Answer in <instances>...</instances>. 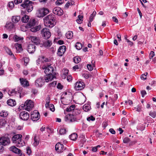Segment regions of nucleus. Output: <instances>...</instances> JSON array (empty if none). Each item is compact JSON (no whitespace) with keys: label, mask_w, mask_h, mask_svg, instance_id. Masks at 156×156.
<instances>
[{"label":"nucleus","mask_w":156,"mask_h":156,"mask_svg":"<svg viewBox=\"0 0 156 156\" xmlns=\"http://www.w3.org/2000/svg\"><path fill=\"white\" fill-rule=\"evenodd\" d=\"M7 104L11 106H14L16 104V102L14 100L11 99H9L7 101Z\"/></svg>","instance_id":"obj_23"},{"label":"nucleus","mask_w":156,"mask_h":156,"mask_svg":"<svg viewBox=\"0 0 156 156\" xmlns=\"http://www.w3.org/2000/svg\"><path fill=\"white\" fill-rule=\"evenodd\" d=\"M22 137L21 135L17 134L13 136L12 137V142L15 144L18 147H22L25 144L24 141L22 140Z\"/></svg>","instance_id":"obj_2"},{"label":"nucleus","mask_w":156,"mask_h":156,"mask_svg":"<svg viewBox=\"0 0 156 156\" xmlns=\"http://www.w3.org/2000/svg\"><path fill=\"white\" fill-rule=\"evenodd\" d=\"M52 44L51 41L49 40H46L43 42L42 45L46 47H49Z\"/></svg>","instance_id":"obj_24"},{"label":"nucleus","mask_w":156,"mask_h":156,"mask_svg":"<svg viewBox=\"0 0 156 156\" xmlns=\"http://www.w3.org/2000/svg\"><path fill=\"white\" fill-rule=\"evenodd\" d=\"M44 80L43 77H40L35 81V85L37 87H41L44 84Z\"/></svg>","instance_id":"obj_14"},{"label":"nucleus","mask_w":156,"mask_h":156,"mask_svg":"<svg viewBox=\"0 0 156 156\" xmlns=\"http://www.w3.org/2000/svg\"><path fill=\"white\" fill-rule=\"evenodd\" d=\"M9 150L10 151H12L16 154H20L21 152V151L20 149L14 146L10 147L9 148Z\"/></svg>","instance_id":"obj_17"},{"label":"nucleus","mask_w":156,"mask_h":156,"mask_svg":"<svg viewBox=\"0 0 156 156\" xmlns=\"http://www.w3.org/2000/svg\"><path fill=\"white\" fill-rule=\"evenodd\" d=\"M49 108L51 111L54 112L55 110L54 105L53 104H49V106L48 107V108Z\"/></svg>","instance_id":"obj_51"},{"label":"nucleus","mask_w":156,"mask_h":156,"mask_svg":"<svg viewBox=\"0 0 156 156\" xmlns=\"http://www.w3.org/2000/svg\"><path fill=\"white\" fill-rule=\"evenodd\" d=\"M5 50L7 53L9 55H10L13 58H15V56L14 55L12 54L11 50L8 47H6L5 48Z\"/></svg>","instance_id":"obj_29"},{"label":"nucleus","mask_w":156,"mask_h":156,"mask_svg":"<svg viewBox=\"0 0 156 156\" xmlns=\"http://www.w3.org/2000/svg\"><path fill=\"white\" fill-rule=\"evenodd\" d=\"M75 106V105H72L69 108H67L66 109V111L67 112H70L74 109Z\"/></svg>","instance_id":"obj_42"},{"label":"nucleus","mask_w":156,"mask_h":156,"mask_svg":"<svg viewBox=\"0 0 156 156\" xmlns=\"http://www.w3.org/2000/svg\"><path fill=\"white\" fill-rule=\"evenodd\" d=\"M21 30L23 31H26L27 30L28 27L26 25L23 24L20 27Z\"/></svg>","instance_id":"obj_44"},{"label":"nucleus","mask_w":156,"mask_h":156,"mask_svg":"<svg viewBox=\"0 0 156 156\" xmlns=\"http://www.w3.org/2000/svg\"><path fill=\"white\" fill-rule=\"evenodd\" d=\"M82 76L86 79H87L91 77V75L87 73H84L82 74Z\"/></svg>","instance_id":"obj_53"},{"label":"nucleus","mask_w":156,"mask_h":156,"mask_svg":"<svg viewBox=\"0 0 156 156\" xmlns=\"http://www.w3.org/2000/svg\"><path fill=\"white\" fill-rule=\"evenodd\" d=\"M33 2L29 0H26L23 2L21 6L24 8H26L27 11L28 12H31L33 9L32 4Z\"/></svg>","instance_id":"obj_3"},{"label":"nucleus","mask_w":156,"mask_h":156,"mask_svg":"<svg viewBox=\"0 0 156 156\" xmlns=\"http://www.w3.org/2000/svg\"><path fill=\"white\" fill-rule=\"evenodd\" d=\"M73 60L75 63H77L80 62L81 58L78 57H75L74 58Z\"/></svg>","instance_id":"obj_52"},{"label":"nucleus","mask_w":156,"mask_h":156,"mask_svg":"<svg viewBox=\"0 0 156 156\" xmlns=\"http://www.w3.org/2000/svg\"><path fill=\"white\" fill-rule=\"evenodd\" d=\"M77 137V135L76 133H73L70 136V139L73 140H75Z\"/></svg>","instance_id":"obj_38"},{"label":"nucleus","mask_w":156,"mask_h":156,"mask_svg":"<svg viewBox=\"0 0 156 156\" xmlns=\"http://www.w3.org/2000/svg\"><path fill=\"white\" fill-rule=\"evenodd\" d=\"M50 98L49 97H47L46 99V104L45 106L46 108H48V107L49 106V104L50 101Z\"/></svg>","instance_id":"obj_47"},{"label":"nucleus","mask_w":156,"mask_h":156,"mask_svg":"<svg viewBox=\"0 0 156 156\" xmlns=\"http://www.w3.org/2000/svg\"><path fill=\"white\" fill-rule=\"evenodd\" d=\"M38 60H41L42 62H48L49 61V59L47 58H45L43 56H42L40 57L38 59Z\"/></svg>","instance_id":"obj_41"},{"label":"nucleus","mask_w":156,"mask_h":156,"mask_svg":"<svg viewBox=\"0 0 156 156\" xmlns=\"http://www.w3.org/2000/svg\"><path fill=\"white\" fill-rule=\"evenodd\" d=\"M55 76L52 74H46L43 78L44 80H45L46 82H48L51 81L53 78H55Z\"/></svg>","instance_id":"obj_19"},{"label":"nucleus","mask_w":156,"mask_h":156,"mask_svg":"<svg viewBox=\"0 0 156 156\" xmlns=\"http://www.w3.org/2000/svg\"><path fill=\"white\" fill-rule=\"evenodd\" d=\"M46 129L47 130V131L48 132L52 133L53 132V130L51 129V128H49L48 126H47L46 127Z\"/></svg>","instance_id":"obj_64"},{"label":"nucleus","mask_w":156,"mask_h":156,"mask_svg":"<svg viewBox=\"0 0 156 156\" xmlns=\"http://www.w3.org/2000/svg\"><path fill=\"white\" fill-rule=\"evenodd\" d=\"M66 48L65 46L62 45L60 46L58 50L57 54L59 56H62L66 51Z\"/></svg>","instance_id":"obj_16"},{"label":"nucleus","mask_w":156,"mask_h":156,"mask_svg":"<svg viewBox=\"0 0 156 156\" xmlns=\"http://www.w3.org/2000/svg\"><path fill=\"white\" fill-rule=\"evenodd\" d=\"M37 22L36 20L34 19H31L27 24L29 27L30 28H31L32 27L35 26L36 24H37Z\"/></svg>","instance_id":"obj_22"},{"label":"nucleus","mask_w":156,"mask_h":156,"mask_svg":"<svg viewBox=\"0 0 156 156\" xmlns=\"http://www.w3.org/2000/svg\"><path fill=\"white\" fill-rule=\"evenodd\" d=\"M14 26V25L13 23L11 22L7 23L5 26L6 28L9 30H12Z\"/></svg>","instance_id":"obj_25"},{"label":"nucleus","mask_w":156,"mask_h":156,"mask_svg":"<svg viewBox=\"0 0 156 156\" xmlns=\"http://www.w3.org/2000/svg\"><path fill=\"white\" fill-rule=\"evenodd\" d=\"M49 12L48 9L42 8L38 9L37 12V16L39 17H44Z\"/></svg>","instance_id":"obj_4"},{"label":"nucleus","mask_w":156,"mask_h":156,"mask_svg":"<svg viewBox=\"0 0 156 156\" xmlns=\"http://www.w3.org/2000/svg\"><path fill=\"white\" fill-rule=\"evenodd\" d=\"M20 20V17L19 16H12V20L14 23H17Z\"/></svg>","instance_id":"obj_26"},{"label":"nucleus","mask_w":156,"mask_h":156,"mask_svg":"<svg viewBox=\"0 0 156 156\" xmlns=\"http://www.w3.org/2000/svg\"><path fill=\"white\" fill-rule=\"evenodd\" d=\"M40 117V115L38 112L35 110L32 112L31 115V119L33 121H36L38 120Z\"/></svg>","instance_id":"obj_10"},{"label":"nucleus","mask_w":156,"mask_h":156,"mask_svg":"<svg viewBox=\"0 0 156 156\" xmlns=\"http://www.w3.org/2000/svg\"><path fill=\"white\" fill-rule=\"evenodd\" d=\"M96 12L95 11H94L92 14H91L89 19V21L90 22H92L94 18V16H95L96 15Z\"/></svg>","instance_id":"obj_37"},{"label":"nucleus","mask_w":156,"mask_h":156,"mask_svg":"<svg viewBox=\"0 0 156 156\" xmlns=\"http://www.w3.org/2000/svg\"><path fill=\"white\" fill-rule=\"evenodd\" d=\"M64 73L62 75V77L63 79H65L66 76L67 75L69 71L67 69H64Z\"/></svg>","instance_id":"obj_46"},{"label":"nucleus","mask_w":156,"mask_h":156,"mask_svg":"<svg viewBox=\"0 0 156 156\" xmlns=\"http://www.w3.org/2000/svg\"><path fill=\"white\" fill-rule=\"evenodd\" d=\"M142 106L141 105L139 104L137 105L136 108V111L138 112L141 111L142 110Z\"/></svg>","instance_id":"obj_54"},{"label":"nucleus","mask_w":156,"mask_h":156,"mask_svg":"<svg viewBox=\"0 0 156 156\" xmlns=\"http://www.w3.org/2000/svg\"><path fill=\"white\" fill-rule=\"evenodd\" d=\"M29 19V16L27 15H25L22 17L21 20L23 22L26 23L28 22Z\"/></svg>","instance_id":"obj_31"},{"label":"nucleus","mask_w":156,"mask_h":156,"mask_svg":"<svg viewBox=\"0 0 156 156\" xmlns=\"http://www.w3.org/2000/svg\"><path fill=\"white\" fill-rule=\"evenodd\" d=\"M84 87V83L80 80H79L75 84L74 88L76 90H82Z\"/></svg>","instance_id":"obj_8"},{"label":"nucleus","mask_w":156,"mask_h":156,"mask_svg":"<svg viewBox=\"0 0 156 156\" xmlns=\"http://www.w3.org/2000/svg\"><path fill=\"white\" fill-rule=\"evenodd\" d=\"M83 16L82 15H79L78 16V19L76 20V22L79 24H80L82 23L83 21Z\"/></svg>","instance_id":"obj_36"},{"label":"nucleus","mask_w":156,"mask_h":156,"mask_svg":"<svg viewBox=\"0 0 156 156\" xmlns=\"http://www.w3.org/2000/svg\"><path fill=\"white\" fill-rule=\"evenodd\" d=\"M42 68L43 69H44V73L46 74H52V73L54 70V68L53 67L49 65H44Z\"/></svg>","instance_id":"obj_6"},{"label":"nucleus","mask_w":156,"mask_h":156,"mask_svg":"<svg viewBox=\"0 0 156 156\" xmlns=\"http://www.w3.org/2000/svg\"><path fill=\"white\" fill-rule=\"evenodd\" d=\"M41 28V26L40 25H38L36 27L31 28L30 30L31 31L35 32L39 30Z\"/></svg>","instance_id":"obj_28"},{"label":"nucleus","mask_w":156,"mask_h":156,"mask_svg":"<svg viewBox=\"0 0 156 156\" xmlns=\"http://www.w3.org/2000/svg\"><path fill=\"white\" fill-rule=\"evenodd\" d=\"M147 73H145L142 74L141 76V78L142 79L145 80L147 79Z\"/></svg>","instance_id":"obj_58"},{"label":"nucleus","mask_w":156,"mask_h":156,"mask_svg":"<svg viewBox=\"0 0 156 156\" xmlns=\"http://www.w3.org/2000/svg\"><path fill=\"white\" fill-rule=\"evenodd\" d=\"M154 56V52L153 51H151L149 54V58L150 59H151Z\"/></svg>","instance_id":"obj_59"},{"label":"nucleus","mask_w":156,"mask_h":156,"mask_svg":"<svg viewBox=\"0 0 156 156\" xmlns=\"http://www.w3.org/2000/svg\"><path fill=\"white\" fill-rule=\"evenodd\" d=\"M44 25L47 27H52L56 23L55 16L52 14L46 16L44 19Z\"/></svg>","instance_id":"obj_1"},{"label":"nucleus","mask_w":156,"mask_h":156,"mask_svg":"<svg viewBox=\"0 0 156 156\" xmlns=\"http://www.w3.org/2000/svg\"><path fill=\"white\" fill-rule=\"evenodd\" d=\"M41 34L45 39L49 38L51 36L49 30L46 28H44L41 31Z\"/></svg>","instance_id":"obj_7"},{"label":"nucleus","mask_w":156,"mask_h":156,"mask_svg":"<svg viewBox=\"0 0 156 156\" xmlns=\"http://www.w3.org/2000/svg\"><path fill=\"white\" fill-rule=\"evenodd\" d=\"M56 84V82L54 81L49 84V85L50 87H54Z\"/></svg>","instance_id":"obj_63"},{"label":"nucleus","mask_w":156,"mask_h":156,"mask_svg":"<svg viewBox=\"0 0 156 156\" xmlns=\"http://www.w3.org/2000/svg\"><path fill=\"white\" fill-rule=\"evenodd\" d=\"M13 39L14 41L16 42L23 40V38L19 37L17 35H15L13 37Z\"/></svg>","instance_id":"obj_35"},{"label":"nucleus","mask_w":156,"mask_h":156,"mask_svg":"<svg viewBox=\"0 0 156 156\" xmlns=\"http://www.w3.org/2000/svg\"><path fill=\"white\" fill-rule=\"evenodd\" d=\"M16 94V91L14 89L9 90L8 91V94L10 95H13Z\"/></svg>","instance_id":"obj_50"},{"label":"nucleus","mask_w":156,"mask_h":156,"mask_svg":"<svg viewBox=\"0 0 156 156\" xmlns=\"http://www.w3.org/2000/svg\"><path fill=\"white\" fill-rule=\"evenodd\" d=\"M34 142L33 143V145L35 147L37 146L39 144V142L38 138L37 137L36 135L34 136Z\"/></svg>","instance_id":"obj_27"},{"label":"nucleus","mask_w":156,"mask_h":156,"mask_svg":"<svg viewBox=\"0 0 156 156\" xmlns=\"http://www.w3.org/2000/svg\"><path fill=\"white\" fill-rule=\"evenodd\" d=\"M20 117L22 120H27L29 118V115L27 112L22 111L20 114Z\"/></svg>","instance_id":"obj_11"},{"label":"nucleus","mask_w":156,"mask_h":156,"mask_svg":"<svg viewBox=\"0 0 156 156\" xmlns=\"http://www.w3.org/2000/svg\"><path fill=\"white\" fill-rule=\"evenodd\" d=\"M65 120L67 122H72L76 121V118L74 116L71 114H68L67 115L65 118Z\"/></svg>","instance_id":"obj_13"},{"label":"nucleus","mask_w":156,"mask_h":156,"mask_svg":"<svg viewBox=\"0 0 156 156\" xmlns=\"http://www.w3.org/2000/svg\"><path fill=\"white\" fill-rule=\"evenodd\" d=\"M55 149L58 153H61L65 150L64 145L60 143H57L55 146Z\"/></svg>","instance_id":"obj_12"},{"label":"nucleus","mask_w":156,"mask_h":156,"mask_svg":"<svg viewBox=\"0 0 156 156\" xmlns=\"http://www.w3.org/2000/svg\"><path fill=\"white\" fill-rule=\"evenodd\" d=\"M15 47L16 50L18 52H20L22 50V49L21 44L16 43L15 44Z\"/></svg>","instance_id":"obj_30"},{"label":"nucleus","mask_w":156,"mask_h":156,"mask_svg":"<svg viewBox=\"0 0 156 156\" xmlns=\"http://www.w3.org/2000/svg\"><path fill=\"white\" fill-rule=\"evenodd\" d=\"M9 9L12 10L14 7V5L13 2H9L8 5Z\"/></svg>","instance_id":"obj_45"},{"label":"nucleus","mask_w":156,"mask_h":156,"mask_svg":"<svg viewBox=\"0 0 156 156\" xmlns=\"http://www.w3.org/2000/svg\"><path fill=\"white\" fill-rule=\"evenodd\" d=\"M73 36V34L71 31H68L66 34V37L69 39L71 38Z\"/></svg>","instance_id":"obj_34"},{"label":"nucleus","mask_w":156,"mask_h":156,"mask_svg":"<svg viewBox=\"0 0 156 156\" xmlns=\"http://www.w3.org/2000/svg\"><path fill=\"white\" fill-rule=\"evenodd\" d=\"M6 123V121L4 119H0V126H4Z\"/></svg>","instance_id":"obj_48"},{"label":"nucleus","mask_w":156,"mask_h":156,"mask_svg":"<svg viewBox=\"0 0 156 156\" xmlns=\"http://www.w3.org/2000/svg\"><path fill=\"white\" fill-rule=\"evenodd\" d=\"M27 51L29 53H33L35 50V46L32 44H29L27 47Z\"/></svg>","instance_id":"obj_21"},{"label":"nucleus","mask_w":156,"mask_h":156,"mask_svg":"<svg viewBox=\"0 0 156 156\" xmlns=\"http://www.w3.org/2000/svg\"><path fill=\"white\" fill-rule=\"evenodd\" d=\"M29 38L31 41L36 44H39L40 43V39L39 37L30 36Z\"/></svg>","instance_id":"obj_18"},{"label":"nucleus","mask_w":156,"mask_h":156,"mask_svg":"<svg viewBox=\"0 0 156 156\" xmlns=\"http://www.w3.org/2000/svg\"><path fill=\"white\" fill-rule=\"evenodd\" d=\"M130 141L128 137H126L124 138L123 140V142L124 143H127L129 142Z\"/></svg>","instance_id":"obj_62"},{"label":"nucleus","mask_w":156,"mask_h":156,"mask_svg":"<svg viewBox=\"0 0 156 156\" xmlns=\"http://www.w3.org/2000/svg\"><path fill=\"white\" fill-rule=\"evenodd\" d=\"M75 2L74 1L71 0L68 2V3L65 4V7L66 8H68L69 5H74Z\"/></svg>","instance_id":"obj_32"},{"label":"nucleus","mask_w":156,"mask_h":156,"mask_svg":"<svg viewBox=\"0 0 156 156\" xmlns=\"http://www.w3.org/2000/svg\"><path fill=\"white\" fill-rule=\"evenodd\" d=\"M34 104L32 101L27 100L26 101L24 105V109L27 111H30L33 107Z\"/></svg>","instance_id":"obj_5"},{"label":"nucleus","mask_w":156,"mask_h":156,"mask_svg":"<svg viewBox=\"0 0 156 156\" xmlns=\"http://www.w3.org/2000/svg\"><path fill=\"white\" fill-rule=\"evenodd\" d=\"M59 132L60 134L61 135H63L66 133V129H62L60 130Z\"/></svg>","instance_id":"obj_55"},{"label":"nucleus","mask_w":156,"mask_h":156,"mask_svg":"<svg viewBox=\"0 0 156 156\" xmlns=\"http://www.w3.org/2000/svg\"><path fill=\"white\" fill-rule=\"evenodd\" d=\"M20 80L21 85L24 87H27L29 86L28 81L25 79L20 78Z\"/></svg>","instance_id":"obj_20"},{"label":"nucleus","mask_w":156,"mask_h":156,"mask_svg":"<svg viewBox=\"0 0 156 156\" xmlns=\"http://www.w3.org/2000/svg\"><path fill=\"white\" fill-rule=\"evenodd\" d=\"M86 100V98L84 96H82L80 98L79 102L80 104H82L84 103Z\"/></svg>","instance_id":"obj_39"},{"label":"nucleus","mask_w":156,"mask_h":156,"mask_svg":"<svg viewBox=\"0 0 156 156\" xmlns=\"http://www.w3.org/2000/svg\"><path fill=\"white\" fill-rule=\"evenodd\" d=\"M53 13L58 16H60L63 14V11L59 7H56L53 10Z\"/></svg>","instance_id":"obj_15"},{"label":"nucleus","mask_w":156,"mask_h":156,"mask_svg":"<svg viewBox=\"0 0 156 156\" xmlns=\"http://www.w3.org/2000/svg\"><path fill=\"white\" fill-rule=\"evenodd\" d=\"M90 108V106L88 105H85L83 106V109L85 112L88 111Z\"/></svg>","instance_id":"obj_49"},{"label":"nucleus","mask_w":156,"mask_h":156,"mask_svg":"<svg viewBox=\"0 0 156 156\" xmlns=\"http://www.w3.org/2000/svg\"><path fill=\"white\" fill-rule=\"evenodd\" d=\"M64 3V1L63 0H58L56 1L55 3L57 5H60Z\"/></svg>","instance_id":"obj_56"},{"label":"nucleus","mask_w":156,"mask_h":156,"mask_svg":"<svg viewBox=\"0 0 156 156\" xmlns=\"http://www.w3.org/2000/svg\"><path fill=\"white\" fill-rule=\"evenodd\" d=\"M75 47L77 49L80 50L82 48V44L80 43L77 42L76 44Z\"/></svg>","instance_id":"obj_43"},{"label":"nucleus","mask_w":156,"mask_h":156,"mask_svg":"<svg viewBox=\"0 0 156 156\" xmlns=\"http://www.w3.org/2000/svg\"><path fill=\"white\" fill-rule=\"evenodd\" d=\"M87 120L88 121H93L95 120V118L92 116L87 117Z\"/></svg>","instance_id":"obj_57"},{"label":"nucleus","mask_w":156,"mask_h":156,"mask_svg":"<svg viewBox=\"0 0 156 156\" xmlns=\"http://www.w3.org/2000/svg\"><path fill=\"white\" fill-rule=\"evenodd\" d=\"M31 153V151L30 148L29 147H27V153L28 155H30Z\"/></svg>","instance_id":"obj_60"},{"label":"nucleus","mask_w":156,"mask_h":156,"mask_svg":"<svg viewBox=\"0 0 156 156\" xmlns=\"http://www.w3.org/2000/svg\"><path fill=\"white\" fill-rule=\"evenodd\" d=\"M87 67L89 71H92L93 69V67L90 64H87Z\"/></svg>","instance_id":"obj_61"},{"label":"nucleus","mask_w":156,"mask_h":156,"mask_svg":"<svg viewBox=\"0 0 156 156\" xmlns=\"http://www.w3.org/2000/svg\"><path fill=\"white\" fill-rule=\"evenodd\" d=\"M149 115L154 118L156 117V112L154 111H151L149 113Z\"/></svg>","instance_id":"obj_40"},{"label":"nucleus","mask_w":156,"mask_h":156,"mask_svg":"<svg viewBox=\"0 0 156 156\" xmlns=\"http://www.w3.org/2000/svg\"><path fill=\"white\" fill-rule=\"evenodd\" d=\"M10 143V139L8 136H2L0 138V143L3 145H8Z\"/></svg>","instance_id":"obj_9"},{"label":"nucleus","mask_w":156,"mask_h":156,"mask_svg":"<svg viewBox=\"0 0 156 156\" xmlns=\"http://www.w3.org/2000/svg\"><path fill=\"white\" fill-rule=\"evenodd\" d=\"M8 115V112L5 110H2L0 113V115L3 117H6Z\"/></svg>","instance_id":"obj_33"}]
</instances>
